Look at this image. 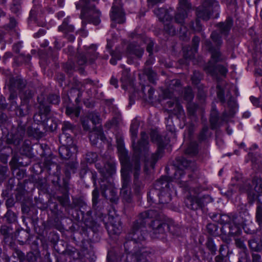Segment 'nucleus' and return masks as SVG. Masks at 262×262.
Returning <instances> with one entry per match:
<instances>
[{"mask_svg":"<svg viewBox=\"0 0 262 262\" xmlns=\"http://www.w3.org/2000/svg\"><path fill=\"white\" fill-rule=\"evenodd\" d=\"M141 138L132 159L125 149L123 143L118 142L117 149L121 165V174L122 186H129L130 182V173L133 177V188L135 195H140L144 188L145 181L148 179L152 171H154L158 161L162 157L164 149L170 140L166 136L160 135L156 129L150 133L151 141L157 145L155 152L149 155L148 136L145 132H141Z\"/></svg>","mask_w":262,"mask_h":262,"instance_id":"1","label":"nucleus"},{"mask_svg":"<svg viewBox=\"0 0 262 262\" xmlns=\"http://www.w3.org/2000/svg\"><path fill=\"white\" fill-rule=\"evenodd\" d=\"M155 218L149 224V227L151 228L152 235L154 237L158 238L160 234H164L166 231H169L173 235L177 234L175 230L176 227L172 225L164 222L161 215L155 210H148L140 213L137 219L133 222L130 232L127 236V240L124 243L125 251L126 256L129 254H137L143 255L145 257H148L150 253L147 251H142L141 250L136 251L134 249L136 245L145 240V237L141 233L142 229L146 225L147 219Z\"/></svg>","mask_w":262,"mask_h":262,"instance_id":"2","label":"nucleus"},{"mask_svg":"<svg viewBox=\"0 0 262 262\" xmlns=\"http://www.w3.org/2000/svg\"><path fill=\"white\" fill-rule=\"evenodd\" d=\"M194 163L183 157L176 158L174 166L177 168L174 173V179L180 187L185 192H194L199 194L203 190V187L198 183V176L196 172L191 170Z\"/></svg>","mask_w":262,"mask_h":262,"instance_id":"3","label":"nucleus"},{"mask_svg":"<svg viewBox=\"0 0 262 262\" xmlns=\"http://www.w3.org/2000/svg\"><path fill=\"white\" fill-rule=\"evenodd\" d=\"M11 170L13 174H15L18 180L15 189L16 191L15 198L17 201L21 202L23 222L25 223L27 219L31 224H33V215L30 213L33 209V200L31 198L33 187H30L28 186L33 184V174L31 173L28 179H25L21 182L20 180L26 176V170L24 168H16Z\"/></svg>","mask_w":262,"mask_h":262,"instance_id":"4","label":"nucleus"},{"mask_svg":"<svg viewBox=\"0 0 262 262\" xmlns=\"http://www.w3.org/2000/svg\"><path fill=\"white\" fill-rule=\"evenodd\" d=\"M84 210L83 225L78 226L73 234V239L77 243L83 244L87 242L95 241L94 236L98 231L100 224L95 221L92 217V211L89 206Z\"/></svg>","mask_w":262,"mask_h":262,"instance_id":"5","label":"nucleus"},{"mask_svg":"<svg viewBox=\"0 0 262 262\" xmlns=\"http://www.w3.org/2000/svg\"><path fill=\"white\" fill-rule=\"evenodd\" d=\"M99 196V192L95 188L92 192L93 208L96 210V215L102 222L110 235L119 234L121 230V223L119 217L110 216L101 211L102 208L97 206Z\"/></svg>","mask_w":262,"mask_h":262,"instance_id":"6","label":"nucleus"},{"mask_svg":"<svg viewBox=\"0 0 262 262\" xmlns=\"http://www.w3.org/2000/svg\"><path fill=\"white\" fill-rule=\"evenodd\" d=\"M99 0H79L76 3L77 9H81L80 18L82 19V29H84L86 23L98 25L100 22L101 12L96 9L95 4Z\"/></svg>","mask_w":262,"mask_h":262,"instance_id":"7","label":"nucleus"},{"mask_svg":"<svg viewBox=\"0 0 262 262\" xmlns=\"http://www.w3.org/2000/svg\"><path fill=\"white\" fill-rule=\"evenodd\" d=\"M155 195L157 196L160 204H167L171 200L170 182L167 176H162L155 182L154 187L147 193L148 201L156 203Z\"/></svg>","mask_w":262,"mask_h":262,"instance_id":"8","label":"nucleus"},{"mask_svg":"<svg viewBox=\"0 0 262 262\" xmlns=\"http://www.w3.org/2000/svg\"><path fill=\"white\" fill-rule=\"evenodd\" d=\"M46 169L49 174L50 180L54 186L58 189L62 187V183H60V166L56 162H53L50 157H46L43 163H34V173L36 174L41 173Z\"/></svg>","mask_w":262,"mask_h":262,"instance_id":"9","label":"nucleus"},{"mask_svg":"<svg viewBox=\"0 0 262 262\" xmlns=\"http://www.w3.org/2000/svg\"><path fill=\"white\" fill-rule=\"evenodd\" d=\"M239 215V212H231L228 214L221 213L219 212H210L209 213V216L214 222H215L222 225L221 228V233H226L227 226L232 221L235 222H239L238 219V215Z\"/></svg>","mask_w":262,"mask_h":262,"instance_id":"10","label":"nucleus"},{"mask_svg":"<svg viewBox=\"0 0 262 262\" xmlns=\"http://www.w3.org/2000/svg\"><path fill=\"white\" fill-rule=\"evenodd\" d=\"M220 5L215 9L210 2H203L201 5L196 8L195 13L197 17L203 20H208L214 14V17L217 18L219 15Z\"/></svg>","mask_w":262,"mask_h":262,"instance_id":"11","label":"nucleus"},{"mask_svg":"<svg viewBox=\"0 0 262 262\" xmlns=\"http://www.w3.org/2000/svg\"><path fill=\"white\" fill-rule=\"evenodd\" d=\"M49 116L47 115L43 123H41L39 126L34 127V138L40 139L45 136L47 132H53L57 128V121Z\"/></svg>","mask_w":262,"mask_h":262,"instance_id":"12","label":"nucleus"},{"mask_svg":"<svg viewBox=\"0 0 262 262\" xmlns=\"http://www.w3.org/2000/svg\"><path fill=\"white\" fill-rule=\"evenodd\" d=\"M248 217L249 213L247 211L239 212V215H238L239 222L232 221V223H231L230 225L227 226V228H226L227 232L222 233L225 235H228L230 236L239 235L242 233L241 227L246 224L248 221L247 217Z\"/></svg>","mask_w":262,"mask_h":262,"instance_id":"13","label":"nucleus"},{"mask_svg":"<svg viewBox=\"0 0 262 262\" xmlns=\"http://www.w3.org/2000/svg\"><path fill=\"white\" fill-rule=\"evenodd\" d=\"M37 100L39 103L38 112L34 114V123L37 124V126H39V125L44 122L47 115H49L51 107L50 106L47 104L43 95L38 96Z\"/></svg>","mask_w":262,"mask_h":262,"instance_id":"14","label":"nucleus"},{"mask_svg":"<svg viewBox=\"0 0 262 262\" xmlns=\"http://www.w3.org/2000/svg\"><path fill=\"white\" fill-rule=\"evenodd\" d=\"M110 15L112 21L119 24H122L125 22V13L121 0L114 1Z\"/></svg>","mask_w":262,"mask_h":262,"instance_id":"15","label":"nucleus"},{"mask_svg":"<svg viewBox=\"0 0 262 262\" xmlns=\"http://www.w3.org/2000/svg\"><path fill=\"white\" fill-rule=\"evenodd\" d=\"M75 126L69 121H64L62 123V133L59 136V141L61 144L72 145L73 143L72 134L74 133Z\"/></svg>","mask_w":262,"mask_h":262,"instance_id":"16","label":"nucleus"},{"mask_svg":"<svg viewBox=\"0 0 262 262\" xmlns=\"http://www.w3.org/2000/svg\"><path fill=\"white\" fill-rule=\"evenodd\" d=\"M69 182L66 179L62 180V187L59 190L61 192L62 195L57 196V200L59 202L60 205L62 206V209H64L65 211L70 210L72 205L70 204L69 198Z\"/></svg>","mask_w":262,"mask_h":262,"instance_id":"17","label":"nucleus"},{"mask_svg":"<svg viewBox=\"0 0 262 262\" xmlns=\"http://www.w3.org/2000/svg\"><path fill=\"white\" fill-rule=\"evenodd\" d=\"M252 185L254 186V190L249 186L247 190V195L249 203L253 204L258 195L262 194V179L257 176H254L252 180Z\"/></svg>","mask_w":262,"mask_h":262,"instance_id":"18","label":"nucleus"},{"mask_svg":"<svg viewBox=\"0 0 262 262\" xmlns=\"http://www.w3.org/2000/svg\"><path fill=\"white\" fill-rule=\"evenodd\" d=\"M21 104L18 110L19 115L21 117L25 116L29 113L31 108V105L29 104L30 100L33 99V93L32 90H28L24 92L20 95Z\"/></svg>","mask_w":262,"mask_h":262,"instance_id":"19","label":"nucleus"},{"mask_svg":"<svg viewBox=\"0 0 262 262\" xmlns=\"http://www.w3.org/2000/svg\"><path fill=\"white\" fill-rule=\"evenodd\" d=\"M126 52L128 63H131L133 62V58L132 56L134 55L137 59H140L143 55L144 50L139 45L135 42H131L127 46Z\"/></svg>","mask_w":262,"mask_h":262,"instance_id":"20","label":"nucleus"},{"mask_svg":"<svg viewBox=\"0 0 262 262\" xmlns=\"http://www.w3.org/2000/svg\"><path fill=\"white\" fill-rule=\"evenodd\" d=\"M204 45L206 49L210 53L211 59L214 63H217L224 60V59L222 58V54L220 51L221 48H214L213 43L209 39H206L204 41Z\"/></svg>","mask_w":262,"mask_h":262,"instance_id":"21","label":"nucleus"},{"mask_svg":"<svg viewBox=\"0 0 262 262\" xmlns=\"http://www.w3.org/2000/svg\"><path fill=\"white\" fill-rule=\"evenodd\" d=\"M205 197H199L195 195H189L185 200L186 206L192 210L202 209L204 207Z\"/></svg>","mask_w":262,"mask_h":262,"instance_id":"22","label":"nucleus"},{"mask_svg":"<svg viewBox=\"0 0 262 262\" xmlns=\"http://www.w3.org/2000/svg\"><path fill=\"white\" fill-rule=\"evenodd\" d=\"M91 48L92 51H88L85 53H80L78 55L77 62L79 65H84L88 62L90 64H92L97 58V53L95 51V46L92 45Z\"/></svg>","mask_w":262,"mask_h":262,"instance_id":"23","label":"nucleus"},{"mask_svg":"<svg viewBox=\"0 0 262 262\" xmlns=\"http://www.w3.org/2000/svg\"><path fill=\"white\" fill-rule=\"evenodd\" d=\"M26 133L25 126H18L15 133L9 134L6 140L8 144H13L15 146L19 145L23 140Z\"/></svg>","mask_w":262,"mask_h":262,"instance_id":"24","label":"nucleus"},{"mask_svg":"<svg viewBox=\"0 0 262 262\" xmlns=\"http://www.w3.org/2000/svg\"><path fill=\"white\" fill-rule=\"evenodd\" d=\"M26 82L19 76H12L9 79L8 87L9 90H15L20 92L26 86Z\"/></svg>","mask_w":262,"mask_h":262,"instance_id":"25","label":"nucleus"},{"mask_svg":"<svg viewBox=\"0 0 262 262\" xmlns=\"http://www.w3.org/2000/svg\"><path fill=\"white\" fill-rule=\"evenodd\" d=\"M233 25V19L232 16H228L225 21H222L217 23L216 25L219 28L220 33L225 36L228 37L231 28Z\"/></svg>","mask_w":262,"mask_h":262,"instance_id":"26","label":"nucleus"},{"mask_svg":"<svg viewBox=\"0 0 262 262\" xmlns=\"http://www.w3.org/2000/svg\"><path fill=\"white\" fill-rule=\"evenodd\" d=\"M200 42V38L199 36H193L191 47H188L186 51H184V57L185 59H191L194 57L195 54L198 52Z\"/></svg>","mask_w":262,"mask_h":262,"instance_id":"27","label":"nucleus"},{"mask_svg":"<svg viewBox=\"0 0 262 262\" xmlns=\"http://www.w3.org/2000/svg\"><path fill=\"white\" fill-rule=\"evenodd\" d=\"M30 231V229L28 227L26 230L21 228L17 229L15 231V236L21 245L30 244V237L32 236Z\"/></svg>","mask_w":262,"mask_h":262,"instance_id":"28","label":"nucleus"},{"mask_svg":"<svg viewBox=\"0 0 262 262\" xmlns=\"http://www.w3.org/2000/svg\"><path fill=\"white\" fill-rule=\"evenodd\" d=\"M12 256L14 258H17V260L19 262H33L32 249L25 255L20 250L15 248L12 253Z\"/></svg>","mask_w":262,"mask_h":262,"instance_id":"29","label":"nucleus"},{"mask_svg":"<svg viewBox=\"0 0 262 262\" xmlns=\"http://www.w3.org/2000/svg\"><path fill=\"white\" fill-rule=\"evenodd\" d=\"M155 14L159 18L161 22H170L172 19V16L169 14L167 9L164 8H158L154 11Z\"/></svg>","mask_w":262,"mask_h":262,"instance_id":"30","label":"nucleus"},{"mask_svg":"<svg viewBox=\"0 0 262 262\" xmlns=\"http://www.w3.org/2000/svg\"><path fill=\"white\" fill-rule=\"evenodd\" d=\"M219 120L220 116L219 111L215 105L213 106L212 107L209 118L210 128L212 130L216 129L220 126Z\"/></svg>","mask_w":262,"mask_h":262,"instance_id":"31","label":"nucleus"},{"mask_svg":"<svg viewBox=\"0 0 262 262\" xmlns=\"http://www.w3.org/2000/svg\"><path fill=\"white\" fill-rule=\"evenodd\" d=\"M248 246L252 251L261 252L262 251V237L259 236H252L248 241Z\"/></svg>","mask_w":262,"mask_h":262,"instance_id":"32","label":"nucleus"},{"mask_svg":"<svg viewBox=\"0 0 262 262\" xmlns=\"http://www.w3.org/2000/svg\"><path fill=\"white\" fill-rule=\"evenodd\" d=\"M31 159L28 158L27 161L23 162V158L18 156L14 155L9 162V165L11 169H15L16 168H20L28 165Z\"/></svg>","mask_w":262,"mask_h":262,"instance_id":"33","label":"nucleus"},{"mask_svg":"<svg viewBox=\"0 0 262 262\" xmlns=\"http://www.w3.org/2000/svg\"><path fill=\"white\" fill-rule=\"evenodd\" d=\"M12 231V228L11 226H8L6 225H2L0 227V233L4 236V241L6 244L9 243L11 246L13 243L12 242L13 237L11 236V234L10 231Z\"/></svg>","mask_w":262,"mask_h":262,"instance_id":"34","label":"nucleus"},{"mask_svg":"<svg viewBox=\"0 0 262 262\" xmlns=\"http://www.w3.org/2000/svg\"><path fill=\"white\" fill-rule=\"evenodd\" d=\"M32 141L30 140L26 139L23 142L20 149V153L22 156H25L28 158H33V147Z\"/></svg>","mask_w":262,"mask_h":262,"instance_id":"35","label":"nucleus"},{"mask_svg":"<svg viewBox=\"0 0 262 262\" xmlns=\"http://www.w3.org/2000/svg\"><path fill=\"white\" fill-rule=\"evenodd\" d=\"M139 125V122L137 120H134L132 121L130 126L129 132L131 136L132 145L133 146L134 149L138 143L137 142V144H136V140L138 136Z\"/></svg>","mask_w":262,"mask_h":262,"instance_id":"36","label":"nucleus"},{"mask_svg":"<svg viewBox=\"0 0 262 262\" xmlns=\"http://www.w3.org/2000/svg\"><path fill=\"white\" fill-rule=\"evenodd\" d=\"M211 135L212 133L209 132L208 126L204 125L197 136L198 141L200 143L207 142Z\"/></svg>","mask_w":262,"mask_h":262,"instance_id":"37","label":"nucleus"},{"mask_svg":"<svg viewBox=\"0 0 262 262\" xmlns=\"http://www.w3.org/2000/svg\"><path fill=\"white\" fill-rule=\"evenodd\" d=\"M100 189L101 191V194L105 198H107L106 191L108 190L111 193L112 197L110 198V201L112 202H115L118 200L117 196V193L115 190H114L110 185H106L105 184H101Z\"/></svg>","mask_w":262,"mask_h":262,"instance_id":"38","label":"nucleus"},{"mask_svg":"<svg viewBox=\"0 0 262 262\" xmlns=\"http://www.w3.org/2000/svg\"><path fill=\"white\" fill-rule=\"evenodd\" d=\"M120 195L124 203H132L133 201V195L129 186H122L120 190Z\"/></svg>","mask_w":262,"mask_h":262,"instance_id":"39","label":"nucleus"},{"mask_svg":"<svg viewBox=\"0 0 262 262\" xmlns=\"http://www.w3.org/2000/svg\"><path fill=\"white\" fill-rule=\"evenodd\" d=\"M70 17L69 16L65 18L61 25L58 27V30L64 33L73 32L74 31V27L70 23Z\"/></svg>","mask_w":262,"mask_h":262,"instance_id":"40","label":"nucleus"},{"mask_svg":"<svg viewBox=\"0 0 262 262\" xmlns=\"http://www.w3.org/2000/svg\"><path fill=\"white\" fill-rule=\"evenodd\" d=\"M205 70L211 75L215 73L216 70H217L219 73L222 76H226L227 72V69L222 64L217 65L216 67H212L210 66H206Z\"/></svg>","mask_w":262,"mask_h":262,"instance_id":"41","label":"nucleus"},{"mask_svg":"<svg viewBox=\"0 0 262 262\" xmlns=\"http://www.w3.org/2000/svg\"><path fill=\"white\" fill-rule=\"evenodd\" d=\"M124 262H150L149 258L145 257L143 255L137 254H129L126 256Z\"/></svg>","mask_w":262,"mask_h":262,"instance_id":"42","label":"nucleus"},{"mask_svg":"<svg viewBox=\"0 0 262 262\" xmlns=\"http://www.w3.org/2000/svg\"><path fill=\"white\" fill-rule=\"evenodd\" d=\"M69 214L76 221H81L83 222V219L84 218V210L82 209L73 208H71L70 210L68 211Z\"/></svg>","mask_w":262,"mask_h":262,"instance_id":"43","label":"nucleus"},{"mask_svg":"<svg viewBox=\"0 0 262 262\" xmlns=\"http://www.w3.org/2000/svg\"><path fill=\"white\" fill-rule=\"evenodd\" d=\"M47 101L49 104L58 105L60 102L59 91L50 93L47 97Z\"/></svg>","mask_w":262,"mask_h":262,"instance_id":"44","label":"nucleus"},{"mask_svg":"<svg viewBox=\"0 0 262 262\" xmlns=\"http://www.w3.org/2000/svg\"><path fill=\"white\" fill-rule=\"evenodd\" d=\"M62 145L59 147L58 151L60 157L62 159L68 160L72 156V152L69 146L71 145L61 144Z\"/></svg>","mask_w":262,"mask_h":262,"instance_id":"45","label":"nucleus"},{"mask_svg":"<svg viewBox=\"0 0 262 262\" xmlns=\"http://www.w3.org/2000/svg\"><path fill=\"white\" fill-rule=\"evenodd\" d=\"M192 9L190 0H179L178 7L177 9L189 13Z\"/></svg>","mask_w":262,"mask_h":262,"instance_id":"46","label":"nucleus"},{"mask_svg":"<svg viewBox=\"0 0 262 262\" xmlns=\"http://www.w3.org/2000/svg\"><path fill=\"white\" fill-rule=\"evenodd\" d=\"M80 112L79 106H69L66 108V114L71 118H78Z\"/></svg>","mask_w":262,"mask_h":262,"instance_id":"47","label":"nucleus"},{"mask_svg":"<svg viewBox=\"0 0 262 262\" xmlns=\"http://www.w3.org/2000/svg\"><path fill=\"white\" fill-rule=\"evenodd\" d=\"M210 38L212 41L214 48H221L223 44V40L220 33L216 31H213L210 35Z\"/></svg>","mask_w":262,"mask_h":262,"instance_id":"48","label":"nucleus"},{"mask_svg":"<svg viewBox=\"0 0 262 262\" xmlns=\"http://www.w3.org/2000/svg\"><path fill=\"white\" fill-rule=\"evenodd\" d=\"M17 215L11 209H8L3 217V221L6 223L11 224L17 221Z\"/></svg>","mask_w":262,"mask_h":262,"instance_id":"49","label":"nucleus"},{"mask_svg":"<svg viewBox=\"0 0 262 262\" xmlns=\"http://www.w3.org/2000/svg\"><path fill=\"white\" fill-rule=\"evenodd\" d=\"M188 14L186 12L181 11L177 9V12L175 13L174 19V21L177 24H180V25L185 24V20L187 18Z\"/></svg>","mask_w":262,"mask_h":262,"instance_id":"50","label":"nucleus"},{"mask_svg":"<svg viewBox=\"0 0 262 262\" xmlns=\"http://www.w3.org/2000/svg\"><path fill=\"white\" fill-rule=\"evenodd\" d=\"M120 81L122 82V88L125 89L130 83V74L129 70L125 69L122 71Z\"/></svg>","mask_w":262,"mask_h":262,"instance_id":"51","label":"nucleus"},{"mask_svg":"<svg viewBox=\"0 0 262 262\" xmlns=\"http://www.w3.org/2000/svg\"><path fill=\"white\" fill-rule=\"evenodd\" d=\"M73 202L72 204H71L72 205V207L73 208H78L79 209H85V208H87V205L85 202L84 201L83 199L81 197H76L72 198Z\"/></svg>","mask_w":262,"mask_h":262,"instance_id":"52","label":"nucleus"},{"mask_svg":"<svg viewBox=\"0 0 262 262\" xmlns=\"http://www.w3.org/2000/svg\"><path fill=\"white\" fill-rule=\"evenodd\" d=\"M207 233L211 236H218L221 232V230H219V227L217 225L212 223L208 224L206 226Z\"/></svg>","mask_w":262,"mask_h":262,"instance_id":"53","label":"nucleus"},{"mask_svg":"<svg viewBox=\"0 0 262 262\" xmlns=\"http://www.w3.org/2000/svg\"><path fill=\"white\" fill-rule=\"evenodd\" d=\"M143 73L147 77L148 80L150 83H156L157 73L151 68H145Z\"/></svg>","mask_w":262,"mask_h":262,"instance_id":"54","label":"nucleus"},{"mask_svg":"<svg viewBox=\"0 0 262 262\" xmlns=\"http://www.w3.org/2000/svg\"><path fill=\"white\" fill-rule=\"evenodd\" d=\"M63 71L69 75H71L73 72L76 71V66L72 61H68L66 63H63L62 66Z\"/></svg>","mask_w":262,"mask_h":262,"instance_id":"55","label":"nucleus"},{"mask_svg":"<svg viewBox=\"0 0 262 262\" xmlns=\"http://www.w3.org/2000/svg\"><path fill=\"white\" fill-rule=\"evenodd\" d=\"M50 209L54 215L58 217L62 216L64 209L60 205L53 203L50 205Z\"/></svg>","mask_w":262,"mask_h":262,"instance_id":"56","label":"nucleus"},{"mask_svg":"<svg viewBox=\"0 0 262 262\" xmlns=\"http://www.w3.org/2000/svg\"><path fill=\"white\" fill-rule=\"evenodd\" d=\"M9 175V171L8 166L0 164V184L8 179Z\"/></svg>","mask_w":262,"mask_h":262,"instance_id":"57","label":"nucleus"},{"mask_svg":"<svg viewBox=\"0 0 262 262\" xmlns=\"http://www.w3.org/2000/svg\"><path fill=\"white\" fill-rule=\"evenodd\" d=\"M205 245L210 254L212 255H215L217 251V247L214 243L213 238L212 237H208Z\"/></svg>","mask_w":262,"mask_h":262,"instance_id":"58","label":"nucleus"},{"mask_svg":"<svg viewBox=\"0 0 262 262\" xmlns=\"http://www.w3.org/2000/svg\"><path fill=\"white\" fill-rule=\"evenodd\" d=\"M48 146L46 144L35 143L34 144V149H35L37 155L41 157H45L46 155V149Z\"/></svg>","mask_w":262,"mask_h":262,"instance_id":"59","label":"nucleus"},{"mask_svg":"<svg viewBox=\"0 0 262 262\" xmlns=\"http://www.w3.org/2000/svg\"><path fill=\"white\" fill-rule=\"evenodd\" d=\"M205 87L203 85H200L198 86V94L196 97L201 102L205 101L207 97V90H205Z\"/></svg>","mask_w":262,"mask_h":262,"instance_id":"60","label":"nucleus"},{"mask_svg":"<svg viewBox=\"0 0 262 262\" xmlns=\"http://www.w3.org/2000/svg\"><path fill=\"white\" fill-rule=\"evenodd\" d=\"M255 221L259 227H262V203H257L255 211Z\"/></svg>","mask_w":262,"mask_h":262,"instance_id":"61","label":"nucleus"},{"mask_svg":"<svg viewBox=\"0 0 262 262\" xmlns=\"http://www.w3.org/2000/svg\"><path fill=\"white\" fill-rule=\"evenodd\" d=\"M227 104L229 108V114L230 117H233L236 112L237 104L234 100L232 99L231 97L228 100Z\"/></svg>","mask_w":262,"mask_h":262,"instance_id":"62","label":"nucleus"},{"mask_svg":"<svg viewBox=\"0 0 262 262\" xmlns=\"http://www.w3.org/2000/svg\"><path fill=\"white\" fill-rule=\"evenodd\" d=\"M199 105L196 103L188 102L187 105L188 115L190 116H195Z\"/></svg>","mask_w":262,"mask_h":262,"instance_id":"63","label":"nucleus"},{"mask_svg":"<svg viewBox=\"0 0 262 262\" xmlns=\"http://www.w3.org/2000/svg\"><path fill=\"white\" fill-rule=\"evenodd\" d=\"M203 75L199 71L195 70L191 77V80L193 85H198L203 79Z\"/></svg>","mask_w":262,"mask_h":262,"instance_id":"64","label":"nucleus"}]
</instances>
